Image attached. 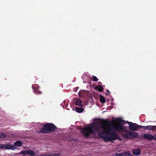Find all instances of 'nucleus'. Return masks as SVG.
I'll return each mask as SVG.
<instances>
[{
    "mask_svg": "<svg viewBox=\"0 0 156 156\" xmlns=\"http://www.w3.org/2000/svg\"><path fill=\"white\" fill-rule=\"evenodd\" d=\"M81 102L82 101L80 99L77 98L75 100V101L74 102V103L76 105H77L79 106L82 107Z\"/></svg>",
    "mask_w": 156,
    "mask_h": 156,
    "instance_id": "f8f14e48",
    "label": "nucleus"
},
{
    "mask_svg": "<svg viewBox=\"0 0 156 156\" xmlns=\"http://www.w3.org/2000/svg\"><path fill=\"white\" fill-rule=\"evenodd\" d=\"M130 152L128 151L127 152H125L121 153V156H131Z\"/></svg>",
    "mask_w": 156,
    "mask_h": 156,
    "instance_id": "a211bd4d",
    "label": "nucleus"
},
{
    "mask_svg": "<svg viewBox=\"0 0 156 156\" xmlns=\"http://www.w3.org/2000/svg\"><path fill=\"white\" fill-rule=\"evenodd\" d=\"M148 130L152 131L156 130V126H149Z\"/></svg>",
    "mask_w": 156,
    "mask_h": 156,
    "instance_id": "dca6fc26",
    "label": "nucleus"
},
{
    "mask_svg": "<svg viewBox=\"0 0 156 156\" xmlns=\"http://www.w3.org/2000/svg\"><path fill=\"white\" fill-rule=\"evenodd\" d=\"M143 138L149 140H153V136L150 134H145L144 135Z\"/></svg>",
    "mask_w": 156,
    "mask_h": 156,
    "instance_id": "1a4fd4ad",
    "label": "nucleus"
},
{
    "mask_svg": "<svg viewBox=\"0 0 156 156\" xmlns=\"http://www.w3.org/2000/svg\"><path fill=\"white\" fill-rule=\"evenodd\" d=\"M100 102L102 103H104L105 102V98L102 95H101L100 96Z\"/></svg>",
    "mask_w": 156,
    "mask_h": 156,
    "instance_id": "2eb2a0df",
    "label": "nucleus"
},
{
    "mask_svg": "<svg viewBox=\"0 0 156 156\" xmlns=\"http://www.w3.org/2000/svg\"><path fill=\"white\" fill-rule=\"evenodd\" d=\"M6 136V135L3 133H0V138H5Z\"/></svg>",
    "mask_w": 156,
    "mask_h": 156,
    "instance_id": "6ab92c4d",
    "label": "nucleus"
},
{
    "mask_svg": "<svg viewBox=\"0 0 156 156\" xmlns=\"http://www.w3.org/2000/svg\"><path fill=\"white\" fill-rule=\"evenodd\" d=\"M110 121L108 119L103 120L100 119L98 122L100 123L101 128L103 131L100 132L99 127L96 123L87 127L84 128L81 131V133L85 136L88 137L90 134L94 133V130L96 132H99L98 135L101 138H103L106 142L112 141L116 140H121L120 137L115 132H113L108 134L112 130L110 127L107 126L105 125L108 124Z\"/></svg>",
    "mask_w": 156,
    "mask_h": 156,
    "instance_id": "f257e3e1",
    "label": "nucleus"
},
{
    "mask_svg": "<svg viewBox=\"0 0 156 156\" xmlns=\"http://www.w3.org/2000/svg\"><path fill=\"white\" fill-rule=\"evenodd\" d=\"M153 140H156V134H154V136H153Z\"/></svg>",
    "mask_w": 156,
    "mask_h": 156,
    "instance_id": "393cba45",
    "label": "nucleus"
},
{
    "mask_svg": "<svg viewBox=\"0 0 156 156\" xmlns=\"http://www.w3.org/2000/svg\"><path fill=\"white\" fill-rule=\"evenodd\" d=\"M129 124V128L130 130L133 131H137L138 129V125L136 123H133L131 122L126 121Z\"/></svg>",
    "mask_w": 156,
    "mask_h": 156,
    "instance_id": "39448f33",
    "label": "nucleus"
},
{
    "mask_svg": "<svg viewBox=\"0 0 156 156\" xmlns=\"http://www.w3.org/2000/svg\"><path fill=\"white\" fill-rule=\"evenodd\" d=\"M143 126H142V125H138V128H143Z\"/></svg>",
    "mask_w": 156,
    "mask_h": 156,
    "instance_id": "bb28decb",
    "label": "nucleus"
},
{
    "mask_svg": "<svg viewBox=\"0 0 156 156\" xmlns=\"http://www.w3.org/2000/svg\"><path fill=\"white\" fill-rule=\"evenodd\" d=\"M99 83V84H101V83H100V82Z\"/></svg>",
    "mask_w": 156,
    "mask_h": 156,
    "instance_id": "7c9ffc66",
    "label": "nucleus"
},
{
    "mask_svg": "<svg viewBox=\"0 0 156 156\" xmlns=\"http://www.w3.org/2000/svg\"><path fill=\"white\" fill-rule=\"evenodd\" d=\"M32 88L34 90V93L37 94H41L42 93V92L38 90V89H35V88H36L35 87V86H32Z\"/></svg>",
    "mask_w": 156,
    "mask_h": 156,
    "instance_id": "4468645a",
    "label": "nucleus"
},
{
    "mask_svg": "<svg viewBox=\"0 0 156 156\" xmlns=\"http://www.w3.org/2000/svg\"><path fill=\"white\" fill-rule=\"evenodd\" d=\"M78 94L79 96L81 97H85L87 95V91L83 90L80 91L79 92Z\"/></svg>",
    "mask_w": 156,
    "mask_h": 156,
    "instance_id": "9b49d317",
    "label": "nucleus"
},
{
    "mask_svg": "<svg viewBox=\"0 0 156 156\" xmlns=\"http://www.w3.org/2000/svg\"><path fill=\"white\" fill-rule=\"evenodd\" d=\"M48 156H53L52 154H48Z\"/></svg>",
    "mask_w": 156,
    "mask_h": 156,
    "instance_id": "cd10ccee",
    "label": "nucleus"
},
{
    "mask_svg": "<svg viewBox=\"0 0 156 156\" xmlns=\"http://www.w3.org/2000/svg\"><path fill=\"white\" fill-rule=\"evenodd\" d=\"M57 128L53 124L47 123L40 129L39 132L41 133H48L55 131Z\"/></svg>",
    "mask_w": 156,
    "mask_h": 156,
    "instance_id": "7ed1b4c3",
    "label": "nucleus"
},
{
    "mask_svg": "<svg viewBox=\"0 0 156 156\" xmlns=\"http://www.w3.org/2000/svg\"><path fill=\"white\" fill-rule=\"evenodd\" d=\"M141 151L139 148L133 149L132 150L133 154L135 155H138L140 153Z\"/></svg>",
    "mask_w": 156,
    "mask_h": 156,
    "instance_id": "9d476101",
    "label": "nucleus"
},
{
    "mask_svg": "<svg viewBox=\"0 0 156 156\" xmlns=\"http://www.w3.org/2000/svg\"><path fill=\"white\" fill-rule=\"evenodd\" d=\"M115 155L116 156H121V153H115Z\"/></svg>",
    "mask_w": 156,
    "mask_h": 156,
    "instance_id": "b1692460",
    "label": "nucleus"
},
{
    "mask_svg": "<svg viewBox=\"0 0 156 156\" xmlns=\"http://www.w3.org/2000/svg\"><path fill=\"white\" fill-rule=\"evenodd\" d=\"M22 145V142L20 141H17L14 143V145H11V146L13 148H12L11 149V150H14L16 148V147H20Z\"/></svg>",
    "mask_w": 156,
    "mask_h": 156,
    "instance_id": "6e6552de",
    "label": "nucleus"
},
{
    "mask_svg": "<svg viewBox=\"0 0 156 156\" xmlns=\"http://www.w3.org/2000/svg\"><path fill=\"white\" fill-rule=\"evenodd\" d=\"M82 107H81V108H79V107H76L75 108V109L76 110V111L78 112L79 113H80L82 112L84 110L82 108Z\"/></svg>",
    "mask_w": 156,
    "mask_h": 156,
    "instance_id": "f3484780",
    "label": "nucleus"
},
{
    "mask_svg": "<svg viewBox=\"0 0 156 156\" xmlns=\"http://www.w3.org/2000/svg\"><path fill=\"white\" fill-rule=\"evenodd\" d=\"M20 154L24 155L26 154H28L30 156H34L35 154V153L34 151L30 150L22 151L20 152Z\"/></svg>",
    "mask_w": 156,
    "mask_h": 156,
    "instance_id": "423d86ee",
    "label": "nucleus"
},
{
    "mask_svg": "<svg viewBox=\"0 0 156 156\" xmlns=\"http://www.w3.org/2000/svg\"><path fill=\"white\" fill-rule=\"evenodd\" d=\"M40 156H48V154H42L40 155Z\"/></svg>",
    "mask_w": 156,
    "mask_h": 156,
    "instance_id": "a878e982",
    "label": "nucleus"
},
{
    "mask_svg": "<svg viewBox=\"0 0 156 156\" xmlns=\"http://www.w3.org/2000/svg\"><path fill=\"white\" fill-rule=\"evenodd\" d=\"M53 156H59L60 155V153H58V154H52Z\"/></svg>",
    "mask_w": 156,
    "mask_h": 156,
    "instance_id": "4be33fe9",
    "label": "nucleus"
},
{
    "mask_svg": "<svg viewBox=\"0 0 156 156\" xmlns=\"http://www.w3.org/2000/svg\"><path fill=\"white\" fill-rule=\"evenodd\" d=\"M149 126H143V129H146L148 130L149 129Z\"/></svg>",
    "mask_w": 156,
    "mask_h": 156,
    "instance_id": "412c9836",
    "label": "nucleus"
},
{
    "mask_svg": "<svg viewBox=\"0 0 156 156\" xmlns=\"http://www.w3.org/2000/svg\"><path fill=\"white\" fill-rule=\"evenodd\" d=\"M95 89H97L99 92H102L104 90V88L101 85L96 86L95 87Z\"/></svg>",
    "mask_w": 156,
    "mask_h": 156,
    "instance_id": "ddd939ff",
    "label": "nucleus"
},
{
    "mask_svg": "<svg viewBox=\"0 0 156 156\" xmlns=\"http://www.w3.org/2000/svg\"><path fill=\"white\" fill-rule=\"evenodd\" d=\"M116 122V121L115 120L112 122L110 121L108 124L105 125L109 127H112L113 129H115L117 132H120L123 128L122 124H124L126 123V121L123 120L118 119V122L119 123L117 125H115L114 124L115 122Z\"/></svg>",
    "mask_w": 156,
    "mask_h": 156,
    "instance_id": "f03ea898",
    "label": "nucleus"
},
{
    "mask_svg": "<svg viewBox=\"0 0 156 156\" xmlns=\"http://www.w3.org/2000/svg\"><path fill=\"white\" fill-rule=\"evenodd\" d=\"M142 137V136H139V137H138L139 138H140V137Z\"/></svg>",
    "mask_w": 156,
    "mask_h": 156,
    "instance_id": "c85d7f7f",
    "label": "nucleus"
},
{
    "mask_svg": "<svg viewBox=\"0 0 156 156\" xmlns=\"http://www.w3.org/2000/svg\"><path fill=\"white\" fill-rule=\"evenodd\" d=\"M13 147L11 146V144H0V149H1L11 150Z\"/></svg>",
    "mask_w": 156,
    "mask_h": 156,
    "instance_id": "0eeeda50",
    "label": "nucleus"
},
{
    "mask_svg": "<svg viewBox=\"0 0 156 156\" xmlns=\"http://www.w3.org/2000/svg\"><path fill=\"white\" fill-rule=\"evenodd\" d=\"M138 134L137 133L135 132H130L124 134H122V136L125 139L131 140L138 138Z\"/></svg>",
    "mask_w": 156,
    "mask_h": 156,
    "instance_id": "20e7f679",
    "label": "nucleus"
},
{
    "mask_svg": "<svg viewBox=\"0 0 156 156\" xmlns=\"http://www.w3.org/2000/svg\"><path fill=\"white\" fill-rule=\"evenodd\" d=\"M107 91L108 92V93H110V91L109 90H107Z\"/></svg>",
    "mask_w": 156,
    "mask_h": 156,
    "instance_id": "c756f323",
    "label": "nucleus"
},
{
    "mask_svg": "<svg viewBox=\"0 0 156 156\" xmlns=\"http://www.w3.org/2000/svg\"><path fill=\"white\" fill-rule=\"evenodd\" d=\"M93 80L94 81H97L98 80V78L97 77L95 76H93L92 77Z\"/></svg>",
    "mask_w": 156,
    "mask_h": 156,
    "instance_id": "aec40b11",
    "label": "nucleus"
},
{
    "mask_svg": "<svg viewBox=\"0 0 156 156\" xmlns=\"http://www.w3.org/2000/svg\"><path fill=\"white\" fill-rule=\"evenodd\" d=\"M32 86H35V87L36 88H35V89H36V90L38 89H39V87L37 85H32Z\"/></svg>",
    "mask_w": 156,
    "mask_h": 156,
    "instance_id": "5701e85b",
    "label": "nucleus"
}]
</instances>
